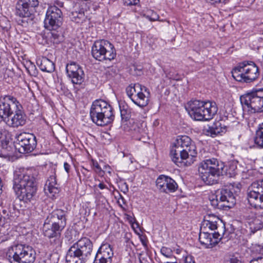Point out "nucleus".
I'll return each instance as SVG.
<instances>
[{"instance_id": "obj_1", "label": "nucleus", "mask_w": 263, "mask_h": 263, "mask_svg": "<svg viewBox=\"0 0 263 263\" xmlns=\"http://www.w3.org/2000/svg\"><path fill=\"white\" fill-rule=\"evenodd\" d=\"M38 175V171L34 168L15 171L13 187L20 200L28 202L33 200L37 190L36 179Z\"/></svg>"}, {"instance_id": "obj_2", "label": "nucleus", "mask_w": 263, "mask_h": 263, "mask_svg": "<svg viewBox=\"0 0 263 263\" xmlns=\"http://www.w3.org/2000/svg\"><path fill=\"white\" fill-rule=\"evenodd\" d=\"M236 165L233 163L230 164L227 168L222 162L212 158L203 160L199 164L198 172L202 180L206 184L212 185L217 182L220 175L234 176L236 174Z\"/></svg>"}, {"instance_id": "obj_3", "label": "nucleus", "mask_w": 263, "mask_h": 263, "mask_svg": "<svg viewBox=\"0 0 263 263\" xmlns=\"http://www.w3.org/2000/svg\"><path fill=\"white\" fill-rule=\"evenodd\" d=\"M93 249L92 241L87 237H82L68 249L66 260L67 263H85L90 258Z\"/></svg>"}, {"instance_id": "obj_4", "label": "nucleus", "mask_w": 263, "mask_h": 263, "mask_svg": "<svg viewBox=\"0 0 263 263\" xmlns=\"http://www.w3.org/2000/svg\"><path fill=\"white\" fill-rule=\"evenodd\" d=\"M190 117L197 121H208L216 114L218 107L214 102L195 100L190 101L186 108Z\"/></svg>"}, {"instance_id": "obj_5", "label": "nucleus", "mask_w": 263, "mask_h": 263, "mask_svg": "<svg viewBox=\"0 0 263 263\" xmlns=\"http://www.w3.org/2000/svg\"><path fill=\"white\" fill-rule=\"evenodd\" d=\"M91 120L97 125L104 126L114 120L112 108L107 102L100 99L95 100L90 109Z\"/></svg>"}, {"instance_id": "obj_6", "label": "nucleus", "mask_w": 263, "mask_h": 263, "mask_svg": "<svg viewBox=\"0 0 263 263\" xmlns=\"http://www.w3.org/2000/svg\"><path fill=\"white\" fill-rule=\"evenodd\" d=\"M6 256L11 263H33L36 253L29 245L16 244L8 249Z\"/></svg>"}, {"instance_id": "obj_7", "label": "nucleus", "mask_w": 263, "mask_h": 263, "mask_svg": "<svg viewBox=\"0 0 263 263\" xmlns=\"http://www.w3.org/2000/svg\"><path fill=\"white\" fill-rule=\"evenodd\" d=\"M232 74L235 80L241 82L250 83L259 76V69L252 61H243L234 68Z\"/></svg>"}, {"instance_id": "obj_8", "label": "nucleus", "mask_w": 263, "mask_h": 263, "mask_svg": "<svg viewBox=\"0 0 263 263\" xmlns=\"http://www.w3.org/2000/svg\"><path fill=\"white\" fill-rule=\"evenodd\" d=\"M240 100L243 110L250 113L263 112V97L258 89L241 96Z\"/></svg>"}, {"instance_id": "obj_9", "label": "nucleus", "mask_w": 263, "mask_h": 263, "mask_svg": "<svg viewBox=\"0 0 263 263\" xmlns=\"http://www.w3.org/2000/svg\"><path fill=\"white\" fill-rule=\"evenodd\" d=\"M92 56L99 61L114 59L116 56L114 46L109 41L105 40H97L91 47Z\"/></svg>"}, {"instance_id": "obj_10", "label": "nucleus", "mask_w": 263, "mask_h": 263, "mask_svg": "<svg viewBox=\"0 0 263 263\" xmlns=\"http://www.w3.org/2000/svg\"><path fill=\"white\" fill-rule=\"evenodd\" d=\"M212 205L219 209H230L236 203L233 192L228 187H224L216 192L215 199L211 200Z\"/></svg>"}, {"instance_id": "obj_11", "label": "nucleus", "mask_w": 263, "mask_h": 263, "mask_svg": "<svg viewBox=\"0 0 263 263\" xmlns=\"http://www.w3.org/2000/svg\"><path fill=\"white\" fill-rule=\"evenodd\" d=\"M63 20L62 10L55 5L48 7L44 20L46 28L49 30H57L62 25Z\"/></svg>"}, {"instance_id": "obj_12", "label": "nucleus", "mask_w": 263, "mask_h": 263, "mask_svg": "<svg viewBox=\"0 0 263 263\" xmlns=\"http://www.w3.org/2000/svg\"><path fill=\"white\" fill-rule=\"evenodd\" d=\"M65 227L59 226V224H47L45 221L43 226V233L45 237L49 239L50 245L57 249L61 247L62 238L61 233Z\"/></svg>"}, {"instance_id": "obj_13", "label": "nucleus", "mask_w": 263, "mask_h": 263, "mask_svg": "<svg viewBox=\"0 0 263 263\" xmlns=\"http://www.w3.org/2000/svg\"><path fill=\"white\" fill-rule=\"evenodd\" d=\"M36 146V138L33 134L24 133L16 138L14 146L20 153H29L33 151Z\"/></svg>"}, {"instance_id": "obj_14", "label": "nucleus", "mask_w": 263, "mask_h": 263, "mask_svg": "<svg viewBox=\"0 0 263 263\" xmlns=\"http://www.w3.org/2000/svg\"><path fill=\"white\" fill-rule=\"evenodd\" d=\"M20 104L16 99L11 96H5L0 98V118L5 122L14 114Z\"/></svg>"}, {"instance_id": "obj_15", "label": "nucleus", "mask_w": 263, "mask_h": 263, "mask_svg": "<svg viewBox=\"0 0 263 263\" xmlns=\"http://www.w3.org/2000/svg\"><path fill=\"white\" fill-rule=\"evenodd\" d=\"M247 197L250 204L255 208L263 202V180L252 183L248 188Z\"/></svg>"}, {"instance_id": "obj_16", "label": "nucleus", "mask_w": 263, "mask_h": 263, "mask_svg": "<svg viewBox=\"0 0 263 263\" xmlns=\"http://www.w3.org/2000/svg\"><path fill=\"white\" fill-rule=\"evenodd\" d=\"M172 159L173 161L180 167L188 166L191 165L195 161L196 156L192 155L181 148L172 149L171 152Z\"/></svg>"}, {"instance_id": "obj_17", "label": "nucleus", "mask_w": 263, "mask_h": 263, "mask_svg": "<svg viewBox=\"0 0 263 263\" xmlns=\"http://www.w3.org/2000/svg\"><path fill=\"white\" fill-rule=\"evenodd\" d=\"M68 76L73 85H81L84 81V72L82 68L74 62L67 65L66 67Z\"/></svg>"}, {"instance_id": "obj_18", "label": "nucleus", "mask_w": 263, "mask_h": 263, "mask_svg": "<svg viewBox=\"0 0 263 263\" xmlns=\"http://www.w3.org/2000/svg\"><path fill=\"white\" fill-rule=\"evenodd\" d=\"M220 239V235L218 232L210 233L206 231L200 229L199 240L205 248H213L218 243Z\"/></svg>"}, {"instance_id": "obj_19", "label": "nucleus", "mask_w": 263, "mask_h": 263, "mask_svg": "<svg viewBox=\"0 0 263 263\" xmlns=\"http://www.w3.org/2000/svg\"><path fill=\"white\" fill-rule=\"evenodd\" d=\"M157 188L164 193L174 192L178 188L176 181L170 177L161 175L156 181Z\"/></svg>"}, {"instance_id": "obj_20", "label": "nucleus", "mask_w": 263, "mask_h": 263, "mask_svg": "<svg viewBox=\"0 0 263 263\" xmlns=\"http://www.w3.org/2000/svg\"><path fill=\"white\" fill-rule=\"evenodd\" d=\"M21 2L18 1L15 7V14L16 15L23 18L21 20L22 25H25L31 23L33 20L34 11L30 9Z\"/></svg>"}, {"instance_id": "obj_21", "label": "nucleus", "mask_w": 263, "mask_h": 263, "mask_svg": "<svg viewBox=\"0 0 263 263\" xmlns=\"http://www.w3.org/2000/svg\"><path fill=\"white\" fill-rule=\"evenodd\" d=\"M15 109L14 114L11 115L5 122L7 125L12 127H18L24 126L26 123L27 117L25 113L22 111L20 107Z\"/></svg>"}, {"instance_id": "obj_22", "label": "nucleus", "mask_w": 263, "mask_h": 263, "mask_svg": "<svg viewBox=\"0 0 263 263\" xmlns=\"http://www.w3.org/2000/svg\"><path fill=\"white\" fill-rule=\"evenodd\" d=\"M131 130L134 139L143 143L147 142L148 138L145 123L141 122H134Z\"/></svg>"}, {"instance_id": "obj_23", "label": "nucleus", "mask_w": 263, "mask_h": 263, "mask_svg": "<svg viewBox=\"0 0 263 263\" xmlns=\"http://www.w3.org/2000/svg\"><path fill=\"white\" fill-rule=\"evenodd\" d=\"M176 148H181V149L185 150L192 155L197 156L196 148L193 143H192L191 139L188 136H182L178 138L176 143L175 144Z\"/></svg>"}, {"instance_id": "obj_24", "label": "nucleus", "mask_w": 263, "mask_h": 263, "mask_svg": "<svg viewBox=\"0 0 263 263\" xmlns=\"http://www.w3.org/2000/svg\"><path fill=\"white\" fill-rule=\"evenodd\" d=\"M44 191L46 194L51 198L55 197V195L59 193L60 189L57 184L54 174L50 175L48 178L45 184Z\"/></svg>"}, {"instance_id": "obj_25", "label": "nucleus", "mask_w": 263, "mask_h": 263, "mask_svg": "<svg viewBox=\"0 0 263 263\" xmlns=\"http://www.w3.org/2000/svg\"><path fill=\"white\" fill-rule=\"evenodd\" d=\"M66 211L61 209H56L50 213L47 217V222L53 221L55 224V221L58 219L61 220L60 224L64 227L67 223Z\"/></svg>"}, {"instance_id": "obj_26", "label": "nucleus", "mask_w": 263, "mask_h": 263, "mask_svg": "<svg viewBox=\"0 0 263 263\" xmlns=\"http://www.w3.org/2000/svg\"><path fill=\"white\" fill-rule=\"evenodd\" d=\"M36 63L40 69L43 71L50 73L53 72L55 69L53 62L46 57L39 59Z\"/></svg>"}, {"instance_id": "obj_27", "label": "nucleus", "mask_w": 263, "mask_h": 263, "mask_svg": "<svg viewBox=\"0 0 263 263\" xmlns=\"http://www.w3.org/2000/svg\"><path fill=\"white\" fill-rule=\"evenodd\" d=\"M121 116L122 120L127 121L131 117V109L129 107L127 104L125 103H121L119 104Z\"/></svg>"}, {"instance_id": "obj_28", "label": "nucleus", "mask_w": 263, "mask_h": 263, "mask_svg": "<svg viewBox=\"0 0 263 263\" xmlns=\"http://www.w3.org/2000/svg\"><path fill=\"white\" fill-rule=\"evenodd\" d=\"M149 96L150 95H147V93L143 91V92H141L139 97L134 99L135 101L134 104L140 107H145L148 104Z\"/></svg>"}, {"instance_id": "obj_29", "label": "nucleus", "mask_w": 263, "mask_h": 263, "mask_svg": "<svg viewBox=\"0 0 263 263\" xmlns=\"http://www.w3.org/2000/svg\"><path fill=\"white\" fill-rule=\"evenodd\" d=\"M224 130L225 128L224 127H221V124L219 122H217L212 126L209 127L208 132L211 137H214L223 133Z\"/></svg>"}, {"instance_id": "obj_30", "label": "nucleus", "mask_w": 263, "mask_h": 263, "mask_svg": "<svg viewBox=\"0 0 263 263\" xmlns=\"http://www.w3.org/2000/svg\"><path fill=\"white\" fill-rule=\"evenodd\" d=\"M112 256L97 253L93 263H111Z\"/></svg>"}, {"instance_id": "obj_31", "label": "nucleus", "mask_w": 263, "mask_h": 263, "mask_svg": "<svg viewBox=\"0 0 263 263\" xmlns=\"http://www.w3.org/2000/svg\"><path fill=\"white\" fill-rule=\"evenodd\" d=\"M254 142L258 146L263 147V123L260 124L258 129L256 132Z\"/></svg>"}, {"instance_id": "obj_32", "label": "nucleus", "mask_w": 263, "mask_h": 263, "mask_svg": "<svg viewBox=\"0 0 263 263\" xmlns=\"http://www.w3.org/2000/svg\"><path fill=\"white\" fill-rule=\"evenodd\" d=\"M97 253L108 254L109 256L114 255L112 248H111L110 245L107 242H103L99 248Z\"/></svg>"}, {"instance_id": "obj_33", "label": "nucleus", "mask_w": 263, "mask_h": 263, "mask_svg": "<svg viewBox=\"0 0 263 263\" xmlns=\"http://www.w3.org/2000/svg\"><path fill=\"white\" fill-rule=\"evenodd\" d=\"M217 221H212L210 219H204L202 222L201 230L206 231V229H209L210 230H214L217 229Z\"/></svg>"}, {"instance_id": "obj_34", "label": "nucleus", "mask_w": 263, "mask_h": 263, "mask_svg": "<svg viewBox=\"0 0 263 263\" xmlns=\"http://www.w3.org/2000/svg\"><path fill=\"white\" fill-rule=\"evenodd\" d=\"M142 85L139 83H136L134 84H130L126 88V92L128 97L131 99L134 94L141 88Z\"/></svg>"}, {"instance_id": "obj_35", "label": "nucleus", "mask_w": 263, "mask_h": 263, "mask_svg": "<svg viewBox=\"0 0 263 263\" xmlns=\"http://www.w3.org/2000/svg\"><path fill=\"white\" fill-rule=\"evenodd\" d=\"M55 31L53 30V32H50V39L53 44H59L63 41V37L58 31Z\"/></svg>"}, {"instance_id": "obj_36", "label": "nucleus", "mask_w": 263, "mask_h": 263, "mask_svg": "<svg viewBox=\"0 0 263 263\" xmlns=\"http://www.w3.org/2000/svg\"><path fill=\"white\" fill-rule=\"evenodd\" d=\"M71 19L72 21L80 23L85 20V15L83 12H74L72 13Z\"/></svg>"}, {"instance_id": "obj_37", "label": "nucleus", "mask_w": 263, "mask_h": 263, "mask_svg": "<svg viewBox=\"0 0 263 263\" xmlns=\"http://www.w3.org/2000/svg\"><path fill=\"white\" fill-rule=\"evenodd\" d=\"M19 2H21L22 4L26 5L27 7L34 11L35 7L39 5V2L37 0H19Z\"/></svg>"}, {"instance_id": "obj_38", "label": "nucleus", "mask_w": 263, "mask_h": 263, "mask_svg": "<svg viewBox=\"0 0 263 263\" xmlns=\"http://www.w3.org/2000/svg\"><path fill=\"white\" fill-rule=\"evenodd\" d=\"M143 91H144L145 93H147V95H150V92L147 88H146L145 86L142 85L141 87V88L139 89L137 92L134 94L133 97L130 99V100L135 103V99H136L137 97H139L140 96L141 92H143Z\"/></svg>"}, {"instance_id": "obj_39", "label": "nucleus", "mask_w": 263, "mask_h": 263, "mask_svg": "<svg viewBox=\"0 0 263 263\" xmlns=\"http://www.w3.org/2000/svg\"><path fill=\"white\" fill-rule=\"evenodd\" d=\"M161 254L166 257L170 258L172 256V251L170 248L163 247L161 249Z\"/></svg>"}, {"instance_id": "obj_40", "label": "nucleus", "mask_w": 263, "mask_h": 263, "mask_svg": "<svg viewBox=\"0 0 263 263\" xmlns=\"http://www.w3.org/2000/svg\"><path fill=\"white\" fill-rule=\"evenodd\" d=\"M91 165L96 173H99L102 171L101 166L96 160L92 159L91 161Z\"/></svg>"}, {"instance_id": "obj_41", "label": "nucleus", "mask_w": 263, "mask_h": 263, "mask_svg": "<svg viewBox=\"0 0 263 263\" xmlns=\"http://www.w3.org/2000/svg\"><path fill=\"white\" fill-rule=\"evenodd\" d=\"M261 250L260 253L262 255L254 258L250 261V263H263V248Z\"/></svg>"}, {"instance_id": "obj_42", "label": "nucleus", "mask_w": 263, "mask_h": 263, "mask_svg": "<svg viewBox=\"0 0 263 263\" xmlns=\"http://www.w3.org/2000/svg\"><path fill=\"white\" fill-rule=\"evenodd\" d=\"M139 3V0H123L124 5L127 6L137 5Z\"/></svg>"}, {"instance_id": "obj_43", "label": "nucleus", "mask_w": 263, "mask_h": 263, "mask_svg": "<svg viewBox=\"0 0 263 263\" xmlns=\"http://www.w3.org/2000/svg\"><path fill=\"white\" fill-rule=\"evenodd\" d=\"M224 263H241L240 260L237 257L234 256L224 260Z\"/></svg>"}, {"instance_id": "obj_44", "label": "nucleus", "mask_w": 263, "mask_h": 263, "mask_svg": "<svg viewBox=\"0 0 263 263\" xmlns=\"http://www.w3.org/2000/svg\"><path fill=\"white\" fill-rule=\"evenodd\" d=\"M184 263H195L194 257L192 256H187L184 259Z\"/></svg>"}, {"instance_id": "obj_45", "label": "nucleus", "mask_w": 263, "mask_h": 263, "mask_svg": "<svg viewBox=\"0 0 263 263\" xmlns=\"http://www.w3.org/2000/svg\"><path fill=\"white\" fill-rule=\"evenodd\" d=\"M9 238L8 236L0 233V243L8 240Z\"/></svg>"}, {"instance_id": "obj_46", "label": "nucleus", "mask_w": 263, "mask_h": 263, "mask_svg": "<svg viewBox=\"0 0 263 263\" xmlns=\"http://www.w3.org/2000/svg\"><path fill=\"white\" fill-rule=\"evenodd\" d=\"M2 212H3V214H4V216H3V217H6V219H10V216H9V212L8 210V209H4V210H3Z\"/></svg>"}, {"instance_id": "obj_47", "label": "nucleus", "mask_w": 263, "mask_h": 263, "mask_svg": "<svg viewBox=\"0 0 263 263\" xmlns=\"http://www.w3.org/2000/svg\"><path fill=\"white\" fill-rule=\"evenodd\" d=\"M12 148L10 146H8L6 147V150L8 151V153L5 154V156H11L12 155V152H11V149Z\"/></svg>"}, {"instance_id": "obj_48", "label": "nucleus", "mask_w": 263, "mask_h": 263, "mask_svg": "<svg viewBox=\"0 0 263 263\" xmlns=\"http://www.w3.org/2000/svg\"><path fill=\"white\" fill-rule=\"evenodd\" d=\"M64 167L65 171L68 174L69 173V171L71 167L70 165L68 164L67 162H64Z\"/></svg>"}, {"instance_id": "obj_49", "label": "nucleus", "mask_w": 263, "mask_h": 263, "mask_svg": "<svg viewBox=\"0 0 263 263\" xmlns=\"http://www.w3.org/2000/svg\"><path fill=\"white\" fill-rule=\"evenodd\" d=\"M159 18V16L158 15H157V14L156 13H152V16H151V18H150V20L151 21H156Z\"/></svg>"}, {"instance_id": "obj_50", "label": "nucleus", "mask_w": 263, "mask_h": 263, "mask_svg": "<svg viewBox=\"0 0 263 263\" xmlns=\"http://www.w3.org/2000/svg\"><path fill=\"white\" fill-rule=\"evenodd\" d=\"M45 221H46V223H47V224H54V223L53 221V222H52H52H47V218L45 219ZM55 224H56V225L59 224V226H61V225L60 224V223H61V220H60V219L57 220H55Z\"/></svg>"}, {"instance_id": "obj_51", "label": "nucleus", "mask_w": 263, "mask_h": 263, "mask_svg": "<svg viewBox=\"0 0 263 263\" xmlns=\"http://www.w3.org/2000/svg\"><path fill=\"white\" fill-rule=\"evenodd\" d=\"M98 187L101 190L107 189V186L103 183H100L98 185Z\"/></svg>"}, {"instance_id": "obj_52", "label": "nucleus", "mask_w": 263, "mask_h": 263, "mask_svg": "<svg viewBox=\"0 0 263 263\" xmlns=\"http://www.w3.org/2000/svg\"><path fill=\"white\" fill-rule=\"evenodd\" d=\"M56 4H57V6L59 8V7H62L63 6V3L62 2H56Z\"/></svg>"}, {"instance_id": "obj_53", "label": "nucleus", "mask_w": 263, "mask_h": 263, "mask_svg": "<svg viewBox=\"0 0 263 263\" xmlns=\"http://www.w3.org/2000/svg\"><path fill=\"white\" fill-rule=\"evenodd\" d=\"M2 136H3V134H2V132H0V139L2 138Z\"/></svg>"}, {"instance_id": "obj_54", "label": "nucleus", "mask_w": 263, "mask_h": 263, "mask_svg": "<svg viewBox=\"0 0 263 263\" xmlns=\"http://www.w3.org/2000/svg\"><path fill=\"white\" fill-rule=\"evenodd\" d=\"M166 263H174L173 262H166Z\"/></svg>"}, {"instance_id": "obj_55", "label": "nucleus", "mask_w": 263, "mask_h": 263, "mask_svg": "<svg viewBox=\"0 0 263 263\" xmlns=\"http://www.w3.org/2000/svg\"><path fill=\"white\" fill-rule=\"evenodd\" d=\"M3 149H4V151H6V148L5 149V147H3Z\"/></svg>"}]
</instances>
